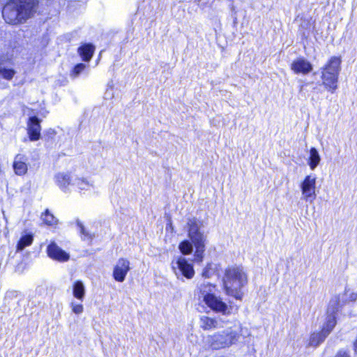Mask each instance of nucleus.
I'll return each instance as SVG.
<instances>
[{"instance_id":"4be33fe9","label":"nucleus","mask_w":357,"mask_h":357,"mask_svg":"<svg viewBox=\"0 0 357 357\" xmlns=\"http://www.w3.org/2000/svg\"><path fill=\"white\" fill-rule=\"evenodd\" d=\"M85 292L84 286L81 281H77L73 284V295L78 299L84 297Z\"/></svg>"},{"instance_id":"f257e3e1","label":"nucleus","mask_w":357,"mask_h":357,"mask_svg":"<svg viewBox=\"0 0 357 357\" xmlns=\"http://www.w3.org/2000/svg\"><path fill=\"white\" fill-rule=\"evenodd\" d=\"M37 4V0H11L3 8V18L10 24L24 23L36 13Z\"/></svg>"},{"instance_id":"58836bf2","label":"nucleus","mask_w":357,"mask_h":357,"mask_svg":"<svg viewBox=\"0 0 357 357\" xmlns=\"http://www.w3.org/2000/svg\"><path fill=\"white\" fill-rule=\"evenodd\" d=\"M354 349H355V351H357V339H356V341L354 342Z\"/></svg>"},{"instance_id":"4c0bfd02","label":"nucleus","mask_w":357,"mask_h":357,"mask_svg":"<svg viewBox=\"0 0 357 357\" xmlns=\"http://www.w3.org/2000/svg\"><path fill=\"white\" fill-rule=\"evenodd\" d=\"M107 86L109 89H113L114 84L113 82H110L108 83Z\"/></svg>"},{"instance_id":"20e7f679","label":"nucleus","mask_w":357,"mask_h":357,"mask_svg":"<svg viewBox=\"0 0 357 357\" xmlns=\"http://www.w3.org/2000/svg\"><path fill=\"white\" fill-rule=\"evenodd\" d=\"M187 225L188 228V237L193 244L206 243V235L201 231V229L204 227V222L202 220L195 218H190L188 220Z\"/></svg>"},{"instance_id":"e433bc0d","label":"nucleus","mask_w":357,"mask_h":357,"mask_svg":"<svg viewBox=\"0 0 357 357\" xmlns=\"http://www.w3.org/2000/svg\"><path fill=\"white\" fill-rule=\"evenodd\" d=\"M90 48H91V58L93 56L94 50H95V47L92 44H91Z\"/></svg>"},{"instance_id":"72a5a7b5","label":"nucleus","mask_w":357,"mask_h":357,"mask_svg":"<svg viewBox=\"0 0 357 357\" xmlns=\"http://www.w3.org/2000/svg\"><path fill=\"white\" fill-rule=\"evenodd\" d=\"M335 357H351L349 354L344 349H340L335 354Z\"/></svg>"},{"instance_id":"412c9836","label":"nucleus","mask_w":357,"mask_h":357,"mask_svg":"<svg viewBox=\"0 0 357 357\" xmlns=\"http://www.w3.org/2000/svg\"><path fill=\"white\" fill-rule=\"evenodd\" d=\"M218 322L214 319L206 316L200 318V326L204 330H211L217 327Z\"/></svg>"},{"instance_id":"6ab92c4d","label":"nucleus","mask_w":357,"mask_h":357,"mask_svg":"<svg viewBox=\"0 0 357 357\" xmlns=\"http://www.w3.org/2000/svg\"><path fill=\"white\" fill-rule=\"evenodd\" d=\"M336 325V317L333 315L327 314L326 321L322 326V335L330 333Z\"/></svg>"},{"instance_id":"f03ea898","label":"nucleus","mask_w":357,"mask_h":357,"mask_svg":"<svg viewBox=\"0 0 357 357\" xmlns=\"http://www.w3.org/2000/svg\"><path fill=\"white\" fill-rule=\"evenodd\" d=\"M248 281V274L242 266H229L225 271L223 284L225 292L237 300H242L243 289Z\"/></svg>"},{"instance_id":"a211bd4d","label":"nucleus","mask_w":357,"mask_h":357,"mask_svg":"<svg viewBox=\"0 0 357 357\" xmlns=\"http://www.w3.org/2000/svg\"><path fill=\"white\" fill-rule=\"evenodd\" d=\"M321 157L318 151L314 147L311 148L307 162L310 169L314 170L319 165Z\"/></svg>"},{"instance_id":"9d476101","label":"nucleus","mask_w":357,"mask_h":357,"mask_svg":"<svg viewBox=\"0 0 357 357\" xmlns=\"http://www.w3.org/2000/svg\"><path fill=\"white\" fill-rule=\"evenodd\" d=\"M47 253L49 257L61 262L67 261L70 255L59 248L54 242H52L47 248Z\"/></svg>"},{"instance_id":"f3484780","label":"nucleus","mask_w":357,"mask_h":357,"mask_svg":"<svg viewBox=\"0 0 357 357\" xmlns=\"http://www.w3.org/2000/svg\"><path fill=\"white\" fill-rule=\"evenodd\" d=\"M54 181L62 190H66L70 183V177L68 173L59 172L55 174Z\"/></svg>"},{"instance_id":"dca6fc26","label":"nucleus","mask_w":357,"mask_h":357,"mask_svg":"<svg viewBox=\"0 0 357 357\" xmlns=\"http://www.w3.org/2000/svg\"><path fill=\"white\" fill-rule=\"evenodd\" d=\"M215 287L209 282H204L199 287V298L205 300L214 294Z\"/></svg>"},{"instance_id":"2f4dec72","label":"nucleus","mask_w":357,"mask_h":357,"mask_svg":"<svg viewBox=\"0 0 357 357\" xmlns=\"http://www.w3.org/2000/svg\"><path fill=\"white\" fill-rule=\"evenodd\" d=\"M71 306L73 312L75 314H80L83 311V306L79 303L72 302Z\"/></svg>"},{"instance_id":"ddd939ff","label":"nucleus","mask_w":357,"mask_h":357,"mask_svg":"<svg viewBox=\"0 0 357 357\" xmlns=\"http://www.w3.org/2000/svg\"><path fill=\"white\" fill-rule=\"evenodd\" d=\"M26 161L27 158L24 155L17 154L15 157L13 167L17 175L22 176L26 174L28 170Z\"/></svg>"},{"instance_id":"4468645a","label":"nucleus","mask_w":357,"mask_h":357,"mask_svg":"<svg viewBox=\"0 0 357 357\" xmlns=\"http://www.w3.org/2000/svg\"><path fill=\"white\" fill-rule=\"evenodd\" d=\"M291 69L296 74H307L312 70V66L304 59H298L291 63Z\"/></svg>"},{"instance_id":"c9c22d12","label":"nucleus","mask_w":357,"mask_h":357,"mask_svg":"<svg viewBox=\"0 0 357 357\" xmlns=\"http://www.w3.org/2000/svg\"><path fill=\"white\" fill-rule=\"evenodd\" d=\"M114 97L113 89H107L105 93V98L106 99H111Z\"/></svg>"},{"instance_id":"5701e85b","label":"nucleus","mask_w":357,"mask_h":357,"mask_svg":"<svg viewBox=\"0 0 357 357\" xmlns=\"http://www.w3.org/2000/svg\"><path fill=\"white\" fill-rule=\"evenodd\" d=\"M342 303L344 305L349 302H354L357 300V294L353 291H349V289H345L343 294H341Z\"/></svg>"},{"instance_id":"473e14b6","label":"nucleus","mask_w":357,"mask_h":357,"mask_svg":"<svg viewBox=\"0 0 357 357\" xmlns=\"http://www.w3.org/2000/svg\"><path fill=\"white\" fill-rule=\"evenodd\" d=\"M76 222H77V225L79 229V232L82 235V238L84 239L85 238H86L88 236V233L85 231L84 227L81 221L77 220Z\"/></svg>"},{"instance_id":"f8f14e48","label":"nucleus","mask_w":357,"mask_h":357,"mask_svg":"<svg viewBox=\"0 0 357 357\" xmlns=\"http://www.w3.org/2000/svg\"><path fill=\"white\" fill-rule=\"evenodd\" d=\"M235 336H207V341L211 342L213 349H219L229 347L233 343Z\"/></svg>"},{"instance_id":"7c9ffc66","label":"nucleus","mask_w":357,"mask_h":357,"mask_svg":"<svg viewBox=\"0 0 357 357\" xmlns=\"http://www.w3.org/2000/svg\"><path fill=\"white\" fill-rule=\"evenodd\" d=\"M75 184L81 190H86L89 185L88 181L85 178H77L75 181Z\"/></svg>"},{"instance_id":"0eeeda50","label":"nucleus","mask_w":357,"mask_h":357,"mask_svg":"<svg viewBox=\"0 0 357 357\" xmlns=\"http://www.w3.org/2000/svg\"><path fill=\"white\" fill-rule=\"evenodd\" d=\"M176 268L173 266L177 278L184 276L187 279H191L195 275V271L191 264L188 263L185 258L179 257L176 262Z\"/></svg>"},{"instance_id":"c85d7f7f","label":"nucleus","mask_w":357,"mask_h":357,"mask_svg":"<svg viewBox=\"0 0 357 357\" xmlns=\"http://www.w3.org/2000/svg\"><path fill=\"white\" fill-rule=\"evenodd\" d=\"M41 218L45 223L49 225H54L56 222L54 215L48 211H46V212L42 215Z\"/></svg>"},{"instance_id":"b1692460","label":"nucleus","mask_w":357,"mask_h":357,"mask_svg":"<svg viewBox=\"0 0 357 357\" xmlns=\"http://www.w3.org/2000/svg\"><path fill=\"white\" fill-rule=\"evenodd\" d=\"M16 72L12 68H7L0 65V76L6 80H10L13 79Z\"/></svg>"},{"instance_id":"bb28decb","label":"nucleus","mask_w":357,"mask_h":357,"mask_svg":"<svg viewBox=\"0 0 357 357\" xmlns=\"http://www.w3.org/2000/svg\"><path fill=\"white\" fill-rule=\"evenodd\" d=\"M179 250L183 255L190 254L192 251V245L188 241H183L179 244Z\"/></svg>"},{"instance_id":"9b49d317","label":"nucleus","mask_w":357,"mask_h":357,"mask_svg":"<svg viewBox=\"0 0 357 357\" xmlns=\"http://www.w3.org/2000/svg\"><path fill=\"white\" fill-rule=\"evenodd\" d=\"M40 120L36 116L29 118L27 123V132L31 141H37L40 138Z\"/></svg>"},{"instance_id":"f704fd0d","label":"nucleus","mask_w":357,"mask_h":357,"mask_svg":"<svg viewBox=\"0 0 357 357\" xmlns=\"http://www.w3.org/2000/svg\"><path fill=\"white\" fill-rule=\"evenodd\" d=\"M212 275V271L210 268L206 267L202 272V276L206 278H209Z\"/></svg>"},{"instance_id":"7ed1b4c3","label":"nucleus","mask_w":357,"mask_h":357,"mask_svg":"<svg viewBox=\"0 0 357 357\" xmlns=\"http://www.w3.org/2000/svg\"><path fill=\"white\" fill-rule=\"evenodd\" d=\"M340 64V58L337 56H333L330 59L327 64L322 68V84L325 88L331 93H334L337 88Z\"/></svg>"},{"instance_id":"aec40b11","label":"nucleus","mask_w":357,"mask_h":357,"mask_svg":"<svg viewBox=\"0 0 357 357\" xmlns=\"http://www.w3.org/2000/svg\"><path fill=\"white\" fill-rule=\"evenodd\" d=\"M33 241V237L31 234H22L17 245V250L22 251L26 247L29 246L32 244Z\"/></svg>"},{"instance_id":"ea45409f","label":"nucleus","mask_w":357,"mask_h":357,"mask_svg":"<svg viewBox=\"0 0 357 357\" xmlns=\"http://www.w3.org/2000/svg\"><path fill=\"white\" fill-rule=\"evenodd\" d=\"M233 335H237L238 333V331H234L232 332Z\"/></svg>"},{"instance_id":"a19ab883","label":"nucleus","mask_w":357,"mask_h":357,"mask_svg":"<svg viewBox=\"0 0 357 357\" xmlns=\"http://www.w3.org/2000/svg\"><path fill=\"white\" fill-rule=\"evenodd\" d=\"M244 332H245V331H243V328H241V331H239V333H244Z\"/></svg>"},{"instance_id":"2eb2a0df","label":"nucleus","mask_w":357,"mask_h":357,"mask_svg":"<svg viewBox=\"0 0 357 357\" xmlns=\"http://www.w3.org/2000/svg\"><path fill=\"white\" fill-rule=\"evenodd\" d=\"M342 301L341 294L334 296L329 302L327 314L335 316V314L344 305Z\"/></svg>"},{"instance_id":"cd10ccee","label":"nucleus","mask_w":357,"mask_h":357,"mask_svg":"<svg viewBox=\"0 0 357 357\" xmlns=\"http://www.w3.org/2000/svg\"><path fill=\"white\" fill-rule=\"evenodd\" d=\"M78 53L84 61L89 60V44H84L78 49Z\"/></svg>"},{"instance_id":"423d86ee","label":"nucleus","mask_w":357,"mask_h":357,"mask_svg":"<svg viewBox=\"0 0 357 357\" xmlns=\"http://www.w3.org/2000/svg\"><path fill=\"white\" fill-rule=\"evenodd\" d=\"M316 180L315 175H307L300 184L302 199L310 203H312L317 197L315 192Z\"/></svg>"},{"instance_id":"393cba45","label":"nucleus","mask_w":357,"mask_h":357,"mask_svg":"<svg viewBox=\"0 0 357 357\" xmlns=\"http://www.w3.org/2000/svg\"><path fill=\"white\" fill-rule=\"evenodd\" d=\"M326 336H309L307 347H317L325 340Z\"/></svg>"},{"instance_id":"a878e982","label":"nucleus","mask_w":357,"mask_h":357,"mask_svg":"<svg viewBox=\"0 0 357 357\" xmlns=\"http://www.w3.org/2000/svg\"><path fill=\"white\" fill-rule=\"evenodd\" d=\"M194 245L196 248L195 252V259L198 261H202L205 251V243H195Z\"/></svg>"},{"instance_id":"1a4fd4ad","label":"nucleus","mask_w":357,"mask_h":357,"mask_svg":"<svg viewBox=\"0 0 357 357\" xmlns=\"http://www.w3.org/2000/svg\"><path fill=\"white\" fill-rule=\"evenodd\" d=\"M203 301L208 307L217 312H221L223 314L230 312L227 305L224 303L220 298L215 296V294L209 296Z\"/></svg>"},{"instance_id":"39448f33","label":"nucleus","mask_w":357,"mask_h":357,"mask_svg":"<svg viewBox=\"0 0 357 357\" xmlns=\"http://www.w3.org/2000/svg\"><path fill=\"white\" fill-rule=\"evenodd\" d=\"M187 225L188 228V237L193 244L206 243V235L201 231V229L204 227V222L202 220L195 218H190L188 220Z\"/></svg>"},{"instance_id":"c756f323","label":"nucleus","mask_w":357,"mask_h":357,"mask_svg":"<svg viewBox=\"0 0 357 357\" xmlns=\"http://www.w3.org/2000/svg\"><path fill=\"white\" fill-rule=\"evenodd\" d=\"M85 65L83 63H79L75 66L73 70L70 73V76L73 78H75L79 75V74L84 70Z\"/></svg>"},{"instance_id":"6e6552de","label":"nucleus","mask_w":357,"mask_h":357,"mask_svg":"<svg viewBox=\"0 0 357 357\" xmlns=\"http://www.w3.org/2000/svg\"><path fill=\"white\" fill-rule=\"evenodd\" d=\"M130 269V261L126 259L120 258L113 269L114 279L119 282H123Z\"/></svg>"}]
</instances>
